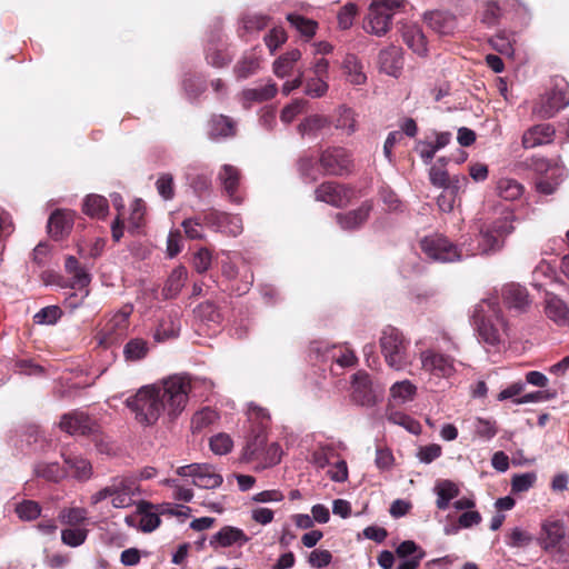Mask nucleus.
<instances>
[{
    "instance_id": "15",
    "label": "nucleus",
    "mask_w": 569,
    "mask_h": 569,
    "mask_svg": "<svg viewBox=\"0 0 569 569\" xmlns=\"http://www.w3.org/2000/svg\"><path fill=\"white\" fill-rule=\"evenodd\" d=\"M353 197V190L338 182H323L316 189V199L340 208L347 206Z\"/></svg>"
},
{
    "instance_id": "60",
    "label": "nucleus",
    "mask_w": 569,
    "mask_h": 569,
    "mask_svg": "<svg viewBox=\"0 0 569 569\" xmlns=\"http://www.w3.org/2000/svg\"><path fill=\"white\" fill-rule=\"evenodd\" d=\"M532 537L529 532L515 528L508 536L507 545L512 548H523L531 543Z\"/></svg>"
},
{
    "instance_id": "10",
    "label": "nucleus",
    "mask_w": 569,
    "mask_h": 569,
    "mask_svg": "<svg viewBox=\"0 0 569 569\" xmlns=\"http://www.w3.org/2000/svg\"><path fill=\"white\" fill-rule=\"evenodd\" d=\"M422 252L430 259L440 262H453L462 259L465 249L453 244L442 234H431L420 241Z\"/></svg>"
},
{
    "instance_id": "37",
    "label": "nucleus",
    "mask_w": 569,
    "mask_h": 569,
    "mask_svg": "<svg viewBox=\"0 0 569 569\" xmlns=\"http://www.w3.org/2000/svg\"><path fill=\"white\" fill-rule=\"evenodd\" d=\"M34 473L48 481L58 482L68 476V470L58 462H39L34 466Z\"/></svg>"
},
{
    "instance_id": "51",
    "label": "nucleus",
    "mask_w": 569,
    "mask_h": 569,
    "mask_svg": "<svg viewBox=\"0 0 569 569\" xmlns=\"http://www.w3.org/2000/svg\"><path fill=\"white\" fill-rule=\"evenodd\" d=\"M537 480L535 472L515 475L511 479V491L515 493L526 492L533 487Z\"/></svg>"
},
{
    "instance_id": "50",
    "label": "nucleus",
    "mask_w": 569,
    "mask_h": 569,
    "mask_svg": "<svg viewBox=\"0 0 569 569\" xmlns=\"http://www.w3.org/2000/svg\"><path fill=\"white\" fill-rule=\"evenodd\" d=\"M58 518L63 525L77 526L87 519V510L83 508H66L59 512Z\"/></svg>"
},
{
    "instance_id": "2",
    "label": "nucleus",
    "mask_w": 569,
    "mask_h": 569,
    "mask_svg": "<svg viewBox=\"0 0 569 569\" xmlns=\"http://www.w3.org/2000/svg\"><path fill=\"white\" fill-rule=\"evenodd\" d=\"M157 393L163 403L166 415L176 419L187 407L191 379L184 375H173L158 383H153Z\"/></svg>"
},
{
    "instance_id": "53",
    "label": "nucleus",
    "mask_w": 569,
    "mask_h": 569,
    "mask_svg": "<svg viewBox=\"0 0 569 569\" xmlns=\"http://www.w3.org/2000/svg\"><path fill=\"white\" fill-rule=\"evenodd\" d=\"M308 101L305 99H296L290 104L286 106L280 114V119L283 123L292 122L297 116L305 112L307 109Z\"/></svg>"
},
{
    "instance_id": "14",
    "label": "nucleus",
    "mask_w": 569,
    "mask_h": 569,
    "mask_svg": "<svg viewBox=\"0 0 569 569\" xmlns=\"http://www.w3.org/2000/svg\"><path fill=\"white\" fill-rule=\"evenodd\" d=\"M319 162L328 174L342 176L352 168V156L342 147H330L320 154Z\"/></svg>"
},
{
    "instance_id": "17",
    "label": "nucleus",
    "mask_w": 569,
    "mask_h": 569,
    "mask_svg": "<svg viewBox=\"0 0 569 569\" xmlns=\"http://www.w3.org/2000/svg\"><path fill=\"white\" fill-rule=\"evenodd\" d=\"M152 506L140 501L137 511L124 518V522L131 528H138L143 532H151L160 525L159 516L151 510Z\"/></svg>"
},
{
    "instance_id": "31",
    "label": "nucleus",
    "mask_w": 569,
    "mask_h": 569,
    "mask_svg": "<svg viewBox=\"0 0 569 569\" xmlns=\"http://www.w3.org/2000/svg\"><path fill=\"white\" fill-rule=\"evenodd\" d=\"M277 93V86L273 82L259 88H250L242 91V102L249 108L252 102H262L273 98Z\"/></svg>"
},
{
    "instance_id": "33",
    "label": "nucleus",
    "mask_w": 569,
    "mask_h": 569,
    "mask_svg": "<svg viewBox=\"0 0 569 569\" xmlns=\"http://www.w3.org/2000/svg\"><path fill=\"white\" fill-rule=\"evenodd\" d=\"M66 469L68 470V475L79 479L87 480L90 478L92 468L88 460L78 456H66L64 457Z\"/></svg>"
},
{
    "instance_id": "63",
    "label": "nucleus",
    "mask_w": 569,
    "mask_h": 569,
    "mask_svg": "<svg viewBox=\"0 0 569 569\" xmlns=\"http://www.w3.org/2000/svg\"><path fill=\"white\" fill-rule=\"evenodd\" d=\"M529 166L538 173H546L549 170H552L555 173H558L559 177H563V169L558 164L552 166L546 158L532 157Z\"/></svg>"
},
{
    "instance_id": "24",
    "label": "nucleus",
    "mask_w": 569,
    "mask_h": 569,
    "mask_svg": "<svg viewBox=\"0 0 569 569\" xmlns=\"http://www.w3.org/2000/svg\"><path fill=\"white\" fill-rule=\"evenodd\" d=\"M372 206L369 202H365L356 210L337 213L336 219L341 229L348 231L356 230L367 221Z\"/></svg>"
},
{
    "instance_id": "28",
    "label": "nucleus",
    "mask_w": 569,
    "mask_h": 569,
    "mask_svg": "<svg viewBox=\"0 0 569 569\" xmlns=\"http://www.w3.org/2000/svg\"><path fill=\"white\" fill-rule=\"evenodd\" d=\"M73 224V213L69 210H56L49 218L48 230L51 237L60 238L69 233Z\"/></svg>"
},
{
    "instance_id": "64",
    "label": "nucleus",
    "mask_w": 569,
    "mask_h": 569,
    "mask_svg": "<svg viewBox=\"0 0 569 569\" xmlns=\"http://www.w3.org/2000/svg\"><path fill=\"white\" fill-rule=\"evenodd\" d=\"M552 276L553 271L550 264L547 262H541L532 272V284L538 289H542L546 286V282L542 281V278L551 280Z\"/></svg>"
},
{
    "instance_id": "35",
    "label": "nucleus",
    "mask_w": 569,
    "mask_h": 569,
    "mask_svg": "<svg viewBox=\"0 0 569 569\" xmlns=\"http://www.w3.org/2000/svg\"><path fill=\"white\" fill-rule=\"evenodd\" d=\"M335 127L342 130L347 136L353 134L357 131L355 111L346 106H340L336 112Z\"/></svg>"
},
{
    "instance_id": "34",
    "label": "nucleus",
    "mask_w": 569,
    "mask_h": 569,
    "mask_svg": "<svg viewBox=\"0 0 569 569\" xmlns=\"http://www.w3.org/2000/svg\"><path fill=\"white\" fill-rule=\"evenodd\" d=\"M218 180L230 198H233L240 181V171L231 164H223L218 173Z\"/></svg>"
},
{
    "instance_id": "56",
    "label": "nucleus",
    "mask_w": 569,
    "mask_h": 569,
    "mask_svg": "<svg viewBox=\"0 0 569 569\" xmlns=\"http://www.w3.org/2000/svg\"><path fill=\"white\" fill-rule=\"evenodd\" d=\"M210 449L216 455H226L231 451L233 441L227 433H218L210 438Z\"/></svg>"
},
{
    "instance_id": "47",
    "label": "nucleus",
    "mask_w": 569,
    "mask_h": 569,
    "mask_svg": "<svg viewBox=\"0 0 569 569\" xmlns=\"http://www.w3.org/2000/svg\"><path fill=\"white\" fill-rule=\"evenodd\" d=\"M287 20L292 27H295L302 36L307 38H311L316 33L317 22L311 19H307L300 14L289 13L287 16Z\"/></svg>"
},
{
    "instance_id": "8",
    "label": "nucleus",
    "mask_w": 569,
    "mask_h": 569,
    "mask_svg": "<svg viewBox=\"0 0 569 569\" xmlns=\"http://www.w3.org/2000/svg\"><path fill=\"white\" fill-rule=\"evenodd\" d=\"M402 0H378L373 1L368 9L363 29L366 32L377 37L385 36L391 26V19L402 6Z\"/></svg>"
},
{
    "instance_id": "46",
    "label": "nucleus",
    "mask_w": 569,
    "mask_h": 569,
    "mask_svg": "<svg viewBox=\"0 0 569 569\" xmlns=\"http://www.w3.org/2000/svg\"><path fill=\"white\" fill-rule=\"evenodd\" d=\"M260 67L259 58L256 54L243 57L234 67V73L239 79H246L254 74Z\"/></svg>"
},
{
    "instance_id": "61",
    "label": "nucleus",
    "mask_w": 569,
    "mask_h": 569,
    "mask_svg": "<svg viewBox=\"0 0 569 569\" xmlns=\"http://www.w3.org/2000/svg\"><path fill=\"white\" fill-rule=\"evenodd\" d=\"M357 12L358 8L355 3L348 2L345 4L338 13L339 27L343 30L349 29L353 23Z\"/></svg>"
},
{
    "instance_id": "23",
    "label": "nucleus",
    "mask_w": 569,
    "mask_h": 569,
    "mask_svg": "<svg viewBox=\"0 0 569 569\" xmlns=\"http://www.w3.org/2000/svg\"><path fill=\"white\" fill-rule=\"evenodd\" d=\"M403 42L418 56L423 57L428 52L427 39L422 29L416 23H405L401 27Z\"/></svg>"
},
{
    "instance_id": "48",
    "label": "nucleus",
    "mask_w": 569,
    "mask_h": 569,
    "mask_svg": "<svg viewBox=\"0 0 569 569\" xmlns=\"http://www.w3.org/2000/svg\"><path fill=\"white\" fill-rule=\"evenodd\" d=\"M180 330V323L178 319H173L171 317L168 320H163L154 332V339L157 341H164L169 338H173L178 336Z\"/></svg>"
},
{
    "instance_id": "39",
    "label": "nucleus",
    "mask_w": 569,
    "mask_h": 569,
    "mask_svg": "<svg viewBox=\"0 0 569 569\" xmlns=\"http://www.w3.org/2000/svg\"><path fill=\"white\" fill-rule=\"evenodd\" d=\"M417 392V387L409 380L393 383L390 388V397L397 405L411 401Z\"/></svg>"
},
{
    "instance_id": "52",
    "label": "nucleus",
    "mask_w": 569,
    "mask_h": 569,
    "mask_svg": "<svg viewBox=\"0 0 569 569\" xmlns=\"http://www.w3.org/2000/svg\"><path fill=\"white\" fill-rule=\"evenodd\" d=\"M329 89L326 78L313 77L306 81L305 93L311 98L323 97Z\"/></svg>"
},
{
    "instance_id": "22",
    "label": "nucleus",
    "mask_w": 569,
    "mask_h": 569,
    "mask_svg": "<svg viewBox=\"0 0 569 569\" xmlns=\"http://www.w3.org/2000/svg\"><path fill=\"white\" fill-rule=\"evenodd\" d=\"M425 21L440 36L452 34L457 28L456 17L447 11H431L425 13Z\"/></svg>"
},
{
    "instance_id": "21",
    "label": "nucleus",
    "mask_w": 569,
    "mask_h": 569,
    "mask_svg": "<svg viewBox=\"0 0 569 569\" xmlns=\"http://www.w3.org/2000/svg\"><path fill=\"white\" fill-rule=\"evenodd\" d=\"M556 130L550 123H539L527 129L521 138V144L525 149H532L553 141Z\"/></svg>"
},
{
    "instance_id": "59",
    "label": "nucleus",
    "mask_w": 569,
    "mask_h": 569,
    "mask_svg": "<svg viewBox=\"0 0 569 569\" xmlns=\"http://www.w3.org/2000/svg\"><path fill=\"white\" fill-rule=\"evenodd\" d=\"M449 173L446 168L432 164L429 169V180L433 187L441 188L449 186Z\"/></svg>"
},
{
    "instance_id": "18",
    "label": "nucleus",
    "mask_w": 569,
    "mask_h": 569,
    "mask_svg": "<svg viewBox=\"0 0 569 569\" xmlns=\"http://www.w3.org/2000/svg\"><path fill=\"white\" fill-rule=\"evenodd\" d=\"M505 306L517 313L526 312L530 307L527 289L518 283H507L501 289Z\"/></svg>"
},
{
    "instance_id": "9",
    "label": "nucleus",
    "mask_w": 569,
    "mask_h": 569,
    "mask_svg": "<svg viewBox=\"0 0 569 569\" xmlns=\"http://www.w3.org/2000/svg\"><path fill=\"white\" fill-rule=\"evenodd\" d=\"M421 370L430 379L449 380L457 373L459 362L450 355L428 348L419 352Z\"/></svg>"
},
{
    "instance_id": "1",
    "label": "nucleus",
    "mask_w": 569,
    "mask_h": 569,
    "mask_svg": "<svg viewBox=\"0 0 569 569\" xmlns=\"http://www.w3.org/2000/svg\"><path fill=\"white\" fill-rule=\"evenodd\" d=\"M515 219L512 212H507L491 222L475 223L471 227L473 232L461 237L460 246L465 249V256H488L500 251L506 238L515 230Z\"/></svg>"
},
{
    "instance_id": "36",
    "label": "nucleus",
    "mask_w": 569,
    "mask_h": 569,
    "mask_svg": "<svg viewBox=\"0 0 569 569\" xmlns=\"http://www.w3.org/2000/svg\"><path fill=\"white\" fill-rule=\"evenodd\" d=\"M108 209V200L99 194H89L83 201V212L92 218L103 219Z\"/></svg>"
},
{
    "instance_id": "38",
    "label": "nucleus",
    "mask_w": 569,
    "mask_h": 569,
    "mask_svg": "<svg viewBox=\"0 0 569 569\" xmlns=\"http://www.w3.org/2000/svg\"><path fill=\"white\" fill-rule=\"evenodd\" d=\"M301 58V52L298 49H292L284 54L280 56L273 62V72L279 78H284L290 74L295 63Z\"/></svg>"
},
{
    "instance_id": "49",
    "label": "nucleus",
    "mask_w": 569,
    "mask_h": 569,
    "mask_svg": "<svg viewBox=\"0 0 569 569\" xmlns=\"http://www.w3.org/2000/svg\"><path fill=\"white\" fill-rule=\"evenodd\" d=\"M88 536V530L83 528H69L61 531V540L64 545L76 548L81 546Z\"/></svg>"
},
{
    "instance_id": "26",
    "label": "nucleus",
    "mask_w": 569,
    "mask_h": 569,
    "mask_svg": "<svg viewBox=\"0 0 569 569\" xmlns=\"http://www.w3.org/2000/svg\"><path fill=\"white\" fill-rule=\"evenodd\" d=\"M379 68L382 72L398 77L402 69L401 49L396 46H390L379 52Z\"/></svg>"
},
{
    "instance_id": "43",
    "label": "nucleus",
    "mask_w": 569,
    "mask_h": 569,
    "mask_svg": "<svg viewBox=\"0 0 569 569\" xmlns=\"http://www.w3.org/2000/svg\"><path fill=\"white\" fill-rule=\"evenodd\" d=\"M211 137H230L234 134V122L226 116H214L210 121Z\"/></svg>"
},
{
    "instance_id": "7",
    "label": "nucleus",
    "mask_w": 569,
    "mask_h": 569,
    "mask_svg": "<svg viewBox=\"0 0 569 569\" xmlns=\"http://www.w3.org/2000/svg\"><path fill=\"white\" fill-rule=\"evenodd\" d=\"M138 490L134 478L118 476L110 482L91 496V502L97 505L106 499H111L114 508H128L133 505V496Z\"/></svg>"
},
{
    "instance_id": "45",
    "label": "nucleus",
    "mask_w": 569,
    "mask_h": 569,
    "mask_svg": "<svg viewBox=\"0 0 569 569\" xmlns=\"http://www.w3.org/2000/svg\"><path fill=\"white\" fill-rule=\"evenodd\" d=\"M472 430L478 438L490 440L497 435L496 421L477 417L471 423Z\"/></svg>"
},
{
    "instance_id": "55",
    "label": "nucleus",
    "mask_w": 569,
    "mask_h": 569,
    "mask_svg": "<svg viewBox=\"0 0 569 569\" xmlns=\"http://www.w3.org/2000/svg\"><path fill=\"white\" fill-rule=\"evenodd\" d=\"M16 512L20 519L30 521L40 516L41 507L33 500H24L17 506Z\"/></svg>"
},
{
    "instance_id": "3",
    "label": "nucleus",
    "mask_w": 569,
    "mask_h": 569,
    "mask_svg": "<svg viewBox=\"0 0 569 569\" xmlns=\"http://www.w3.org/2000/svg\"><path fill=\"white\" fill-rule=\"evenodd\" d=\"M473 321L479 338L490 345L500 343L505 322L500 315L498 299L490 297L481 300L473 310Z\"/></svg>"
},
{
    "instance_id": "42",
    "label": "nucleus",
    "mask_w": 569,
    "mask_h": 569,
    "mask_svg": "<svg viewBox=\"0 0 569 569\" xmlns=\"http://www.w3.org/2000/svg\"><path fill=\"white\" fill-rule=\"evenodd\" d=\"M187 276L188 272L184 267H177L173 269L164 286L166 296L169 298L176 297L184 286Z\"/></svg>"
},
{
    "instance_id": "44",
    "label": "nucleus",
    "mask_w": 569,
    "mask_h": 569,
    "mask_svg": "<svg viewBox=\"0 0 569 569\" xmlns=\"http://www.w3.org/2000/svg\"><path fill=\"white\" fill-rule=\"evenodd\" d=\"M186 180L197 193H201L208 190L211 186L210 176L198 172V170L193 167L187 169Z\"/></svg>"
},
{
    "instance_id": "25",
    "label": "nucleus",
    "mask_w": 569,
    "mask_h": 569,
    "mask_svg": "<svg viewBox=\"0 0 569 569\" xmlns=\"http://www.w3.org/2000/svg\"><path fill=\"white\" fill-rule=\"evenodd\" d=\"M341 68L350 84H366L368 77L365 70V64L356 54L348 53L342 60Z\"/></svg>"
},
{
    "instance_id": "29",
    "label": "nucleus",
    "mask_w": 569,
    "mask_h": 569,
    "mask_svg": "<svg viewBox=\"0 0 569 569\" xmlns=\"http://www.w3.org/2000/svg\"><path fill=\"white\" fill-rule=\"evenodd\" d=\"M545 311L547 317L558 326L569 323V309L563 300L553 295H547Z\"/></svg>"
},
{
    "instance_id": "54",
    "label": "nucleus",
    "mask_w": 569,
    "mask_h": 569,
    "mask_svg": "<svg viewBox=\"0 0 569 569\" xmlns=\"http://www.w3.org/2000/svg\"><path fill=\"white\" fill-rule=\"evenodd\" d=\"M62 311L58 306H48L39 310L33 320L38 325H54L61 317Z\"/></svg>"
},
{
    "instance_id": "40",
    "label": "nucleus",
    "mask_w": 569,
    "mask_h": 569,
    "mask_svg": "<svg viewBox=\"0 0 569 569\" xmlns=\"http://www.w3.org/2000/svg\"><path fill=\"white\" fill-rule=\"evenodd\" d=\"M149 352L148 342L141 338L129 340L123 348V357L127 361H139Z\"/></svg>"
},
{
    "instance_id": "20",
    "label": "nucleus",
    "mask_w": 569,
    "mask_h": 569,
    "mask_svg": "<svg viewBox=\"0 0 569 569\" xmlns=\"http://www.w3.org/2000/svg\"><path fill=\"white\" fill-rule=\"evenodd\" d=\"M96 421L83 411H73L62 416L60 428L69 435H88L96 430Z\"/></svg>"
},
{
    "instance_id": "41",
    "label": "nucleus",
    "mask_w": 569,
    "mask_h": 569,
    "mask_svg": "<svg viewBox=\"0 0 569 569\" xmlns=\"http://www.w3.org/2000/svg\"><path fill=\"white\" fill-rule=\"evenodd\" d=\"M330 126V119L320 114H312L307 118L298 126L299 132L305 136H315L320 130Z\"/></svg>"
},
{
    "instance_id": "12",
    "label": "nucleus",
    "mask_w": 569,
    "mask_h": 569,
    "mask_svg": "<svg viewBox=\"0 0 569 569\" xmlns=\"http://www.w3.org/2000/svg\"><path fill=\"white\" fill-rule=\"evenodd\" d=\"M130 315L129 307L113 313L99 332V345L104 348L117 346L127 336Z\"/></svg>"
},
{
    "instance_id": "62",
    "label": "nucleus",
    "mask_w": 569,
    "mask_h": 569,
    "mask_svg": "<svg viewBox=\"0 0 569 569\" xmlns=\"http://www.w3.org/2000/svg\"><path fill=\"white\" fill-rule=\"evenodd\" d=\"M287 41V33L282 28H273L264 36L266 46L273 53L281 44Z\"/></svg>"
},
{
    "instance_id": "4",
    "label": "nucleus",
    "mask_w": 569,
    "mask_h": 569,
    "mask_svg": "<svg viewBox=\"0 0 569 569\" xmlns=\"http://www.w3.org/2000/svg\"><path fill=\"white\" fill-rule=\"evenodd\" d=\"M379 345L385 361L390 368L401 371L411 365L410 341L399 329L391 326L386 327L381 331Z\"/></svg>"
},
{
    "instance_id": "6",
    "label": "nucleus",
    "mask_w": 569,
    "mask_h": 569,
    "mask_svg": "<svg viewBox=\"0 0 569 569\" xmlns=\"http://www.w3.org/2000/svg\"><path fill=\"white\" fill-rule=\"evenodd\" d=\"M126 403L134 412L137 421L144 426L156 423L162 415H166L163 403L153 385L140 388L134 396L127 399Z\"/></svg>"
},
{
    "instance_id": "27",
    "label": "nucleus",
    "mask_w": 569,
    "mask_h": 569,
    "mask_svg": "<svg viewBox=\"0 0 569 569\" xmlns=\"http://www.w3.org/2000/svg\"><path fill=\"white\" fill-rule=\"evenodd\" d=\"M248 540L249 538L243 530L232 526H224L211 538L210 546L223 548L232 545L243 546Z\"/></svg>"
},
{
    "instance_id": "5",
    "label": "nucleus",
    "mask_w": 569,
    "mask_h": 569,
    "mask_svg": "<svg viewBox=\"0 0 569 569\" xmlns=\"http://www.w3.org/2000/svg\"><path fill=\"white\" fill-rule=\"evenodd\" d=\"M539 545L553 561H569V533L562 520L547 519L541 523Z\"/></svg>"
},
{
    "instance_id": "57",
    "label": "nucleus",
    "mask_w": 569,
    "mask_h": 569,
    "mask_svg": "<svg viewBox=\"0 0 569 569\" xmlns=\"http://www.w3.org/2000/svg\"><path fill=\"white\" fill-rule=\"evenodd\" d=\"M156 188L158 193L164 200H171L174 197V184L172 174L161 173L156 181Z\"/></svg>"
},
{
    "instance_id": "11",
    "label": "nucleus",
    "mask_w": 569,
    "mask_h": 569,
    "mask_svg": "<svg viewBox=\"0 0 569 569\" xmlns=\"http://www.w3.org/2000/svg\"><path fill=\"white\" fill-rule=\"evenodd\" d=\"M569 104L567 83H556L552 89L542 94L532 107V113L541 119L555 117Z\"/></svg>"
},
{
    "instance_id": "19",
    "label": "nucleus",
    "mask_w": 569,
    "mask_h": 569,
    "mask_svg": "<svg viewBox=\"0 0 569 569\" xmlns=\"http://www.w3.org/2000/svg\"><path fill=\"white\" fill-rule=\"evenodd\" d=\"M203 220L217 231L232 237L242 232V220L239 216L210 211L204 214Z\"/></svg>"
},
{
    "instance_id": "32",
    "label": "nucleus",
    "mask_w": 569,
    "mask_h": 569,
    "mask_svg": "<svg viewBox=\"0 0 569 569\" xmlns=\"http://www.w3.org/2000/svg\"><path fill=\"white\" fill-rule=\"evenodd\" d=\"M523 186L512 178H501L497 181L496 193L507 201H515L522 197Z\"/></svg>"
},
{
    "instance_id": "13",
    "label": "nucleus",
    "mask_w": 569,
    "mask_h": 569,
    "mask_svg": "<svg viewBox=\"0 0 569 569\" xmlns=\"http://www.w3.org/2000/svg\"><path fill=\"white\" fill-rule=\"evenodd\" d=\"M177 475L191 478L192 483L203 489H216L221 486L223 478L213 466L207 463H191L177 469Z\"/></svg>"
},
{
    "instance_id": "30",
    "label": "nucleus",
    "mask_w": 569,
    "mask_h": 569,
    "mask_svg": "<svg viewBox=\"0 0 569 569\" xmlns=\"http://www.w3.org/2000/svg\"><path fill=\"white\" fill-rule=\"evenodd\" d=\"M433 492L437 496V508L446 510L449 507L450 501L458 497L460 490L458 486L450 480H439L433 487Z\"/></svg>"
},
{
    "instance_id": "58",
    "label": "nucleus",
    "mask_w": 569,
    "mask_h": 569,
    "mask_svg": "<svg viewBox=\"0 0 569 569\" xmlns=\"http://www.w3.org/2000/svg\"><path fill=\"white\" fill-rule=\"evenodd\" d=\"M491 47L501 54L511 57L515 52L512 40L505 33H499L490 39Z\"/></svg>"
},
{
    "instance_id": "16",
    "label": "nucleus",
    "mask_w": 569,
    "mask_h": 569,
    "mask_svg": "<svg viewBox=\"0 0 569 569\" xmlns=\"http://www.w3.org/2000/svg\"><path fill=\"white\" fill-rule=\"evenodd\" d=\"M351 398L357 405L371 407L376 405L378 396L372 387L371 379L368 373L358 371L352 376L351 380Z\"/></svg>"
}]
</instances>
